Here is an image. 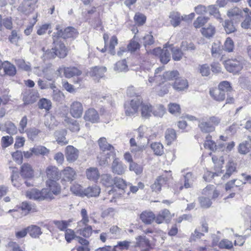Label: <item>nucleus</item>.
<instances>
[{
  "label": "nucleus",
  "mask_w": 251,
  "mask_h": 251,
  "mask_svg": "<svg viewBox=\"0 0 251 251\" xmlns=\"http://www.w3.org/2000/svg\"><path fill=\"white\" fill-rule=\"evenodd\" d=\"M124 109L126 116H135L140 112L141 117L144 119H149L152 116L162 117L166 111L163 105L159 104L154 107L150 102L144 101L139 98L126 101Z\"/></svg>",
  "instance_id": "1"
},
{
  "label": "nucleus",
  "mask_w": 251,
  "mask_h": 251,
  "mask_svg": "<svg viewBox=\"0 0 251 251\" xmlns=\"http://www.w3.org/2000/svg\"><path fill=\"white\" fill-rule=\"evenodd\" d=\"M233 91L231 83L226 80L221 81L217 87L209 89V95L212 99L218 102L226 100V104H232L235 100L231 93Z\"/></svg>",
  "instance_id": "2"
},
{
  "label": "nucleus",
  "mask_w": 251,
  "mask_h": 251,
  "mask_svg": "<svg viewBox=\"0 0 251 251\" xmlns=\"http://www.w3.org/2000/svg\"><path fill=\"white\" fill-rule=\"evenodd\" d=\"M11 176V181L13 185L19 187L22 184V178L25 180V183L27 187L32 186L28 180L32 179L34 177V171L32 166L28 163L23 164L20 169L19 172L16 167L12 168Z\"/></svg>",
  "instance_id": "3"
},
{
  "label": "nucleus",
  "mask_w": 251,
  "mask_h": 251,
  "mask_svg": "<svg viewBox=\"0 0 251 251\" xmlns=\"http://www.w3.org/2000/svg\"><path fill=\"white\" fill-rule=\"evenodd\" d=\"M52 45L53 47L51 50H45V48L42 49L44 51L43 57L45 59H54L56 57L59 58H64L68 54L69 49L66 46L65 44L59 40V39L55 36L52 35Z\"/></svg>",
  "instance_id": "4"
},
{
  "label": "nucleus",
  "mask_w": 251,
  "mask_h": 251,
  "mask_svg": "<svg viewBox=\"0 0 251 251\" xmlns=\"http://www.w3.org/2000/svg\"><path fill=\"white\" fill-rule=\"evenodd\" d=\"M127 188V183L123 178L115 176L113 183V187L109 190L106 194L111 198H104L103 200H109L111 202H115L116 199L123 196Z\"/></svg>",
  "instance_id": "5"
},
{
  "label": "nucleus",
  "mask_w": 251,
  "mask_h": 251,
  "mask_svg": "<svg viewBox=\"0 0 251 251\" xmlns=\"http://www.w3.org/2000/svg\"><path fill=\"white\" fill-rule=\"evenodd\" d=\"M164 67H158L155 70L154 75L153 77H150L149 81L150 83L156 82L160 84L167 81L175 80L179 75V73L177 70L167 71L163 73Z\"/></svg>",
  "instance_id": "6"
},
{
  "label": "nucleus",
  "mask_w": 251,
  "mask_h": 251,
  "mask_svg": "<svg viewBox=\"0 0 251 251\" xmlns=\"http://www.w3.org/2000/svg\"><path fill=\"white\" fill-rule=\"evenodd\" d=\"M98 144L101 151L97 157L100 166L107 165L108 162V159L112 154H114L115 149L112 145L107 142L105 137H100L98 140Z\"/></svg>",
  "instance_id": "7"
},
{
  "label": "nucleus",
  "mask_w": 251,
  "mask_h": 251,
  "mask_svg": "<svg viewBox=\"0 0 251 251\" xmlns=\"http://www.w3.org/2000/svg\"><path fill=\"white\" fill-rule=\"evenodd\" d=\"M221 122L218 117L210 116L199 120L198 127L202 133H210L215 131V128Z\"/></svg>",
  "instance_id": "8"
},
{
  "label": "nucleus",
  "mask_w": 251,
  "mask_h": 251,
  "mask_svg": "<svg viewBox=\"0 0 251 251\" xmlns=\"http://www.w3.org/2000/svg\"><path fill=\"white\" fill-rule=\"evenodd\" d=\"M37 211L35 205H32L26 201L22 202L20 205H17L13 209L8 211L9 213H12L14 218H21L28 214L30 212Z\"/></svg>",
  "instance_id": "9"
},
{
  "label": "nucleus",
  "mask_w": 251,
  "mask_h": 251,
  "mask_svg": "<svg viewBox=\"0 0 251 251\" xmlns=\"http://www.w3.org/2000/svg\"><path fill=\"white\" fill-rule=\"evenodd\" d=\"M148 54L152 55L159 58L160 62L163 64H167L171 60V54L167 47L163 49L160 47L155 48L147 51Z\"/></svg>",
  "instance_id": "10"
},
{
  "label": "nucleus",
  "mask_w": 251,
  "mask_h": 251,
  "mask_svg": "<svg viewBox=\"0 0 251 251\" xmlns=\"http://www.w3.org/2000/svg\"><path fill=\"white\" fill-rule=\"evenodd\" d=\"M224 66L229 73L237 74L243 68L244 63L240 57L228 59L224 62Z\"/></svg>",
  "instance_id": "11"
},
{
  "label": "nucleus",
  "mask_w": 251,
  "mask_h": 251,
  "mask_svg": "<svg viewBox=\"0 0 251 251\" xmlns=\"http://www.w3.org/2000/svg\"><path fill=\"white\" fill-rule=\"evenodd\" d=\"M81 215L82 219L80 222L86 226L82 228L79 229L77 230V232L81 236L88 238L93 233L92 227L91 226L88 225L89 221V217L87 215V210L85 208H82L81 210Z\"/></svg>",
  "instance_id": "12"
},
{
  "label": "nucleus",
  "mask_w": 251,
  "mask_h": 251,
  "mask_svg": "<svg viewBox=\"0 0 251 251\" xmlns=\"http://www.w3.org/2000/svg\"><path fill=\"white\" fill-rule=\"evenodd\" d=\"M56 180L47 179L46 181V186L45 189L46 190L47 195L49 200H52L54 199V196L60 195L62 191L61 186Z\"/></svg>",
  "instance_id": "13"
},
{
  "label": "nucleus",
  "mask_w": 251,
  "mask_h": 251,
  "mask_svg": "<svg viewBox=\"0 0 251 251\" xmlns=\"http://www.w3.org/2000/svg\"><path fill=\"white\" fill-rule=\"evenodd\" d=\"M77 174L73 168L67 166L60 171V179L62 185H66L67 182L71 183L76 178Z\"/></svg>",
  "instance_id": "14"
},
{
  "label": "nucleus",
  "mask_w": 251,
  "mask_h": 251,
  "mask_svg": "<svg viewBox=\"0 0 251 251\" xmlns=\"http://www.w3.org/2000/svg\"><path fill=\"white\" fill-rule=\"evenodd\" d=\"M209 227L208 223L203 220L201 222V226L196 228L193 233H192L189 241L190 242H195L204 236L205 233L208 232Z\"/></svg>",
  "instance_id": "15"
},
{
  "label": "nucleus",
  "mask_w": 251,
  "mask_h": 251,
  "mask_svg": "<svg viewBox=\"0 0 251 251\" xmlns=\"http://www.w3.org/2000/svg\"><path fill=\"white\" fill-rule=\"evenodd\" d=\"M83 119L86 122V125L89 124H98L100 121L98 111L93 107H89L85 111Z\"/></svg>",
  "instance_id": "16"
},
{
  "label": "nucleus",
  "mask_w": 251,
  "mask_h": 251,
  "mask_svg": "<svg viewBox=\"0 0 251 251\" xmlns=\"http://www.w3.org/2000/svg\"><path fill=\"white\" fill-rule=\"evenodd\" d=\"M56 29L57 31L54 32L52 35L55 36L59 39L61 37L64 39L75 38L78 35L77 30L72 26H68L63 30L62 29H59L58 27H56Z\"/></svg>",
  "instance_id": "17"
},
{
  "label": "nucleus",
  "mask_w": 251,
  "mask_h": 251,
  "mask_svg": "<svg viewBox=\"0 0 251 251\" xmlns=\"http://www.w3.org/2000/svg\"><path fill=\"white\" fill-rule=\"evenodd\" d=\"M38 0H24L18 7V11L25 15L31 14L37 7Z\"/></svg>",
  "instance_id": "18"
},
{
  "label": "nucleus",
  "mask_w": 251,
  "mask_h": 251,
  "mask_svg": "<svg viewBox=\"0 0 251 251\" xmlns=\"http://www.w3.org/2000/svg\"><path fill=\"white\" fill-rule=\"evenodd\" d=\"M83 106L80 101L75 100L73 101L70 104L69 113L74 118H80L83 115Z\"/></svg>",
  "instance_id": "19"
},
{
  "label": "nucleus",
  "mask_w": 251,
  "mask_h": 251,
  "mask_svg": "<svg viewBox=\"0 0 251 251\" xmlns=\"http://www.w3.org/2000/svg\"><path fill=\"white\" fill-rule=\"evenodd\" d=\"M58 71L60 73H63L64 76L67 78L79 76L82 73L81 69L75 66L62 67H60Z\"/></svg>",
  "instance_id": "20"
},
{
  "label": "nucleus",
  "mask_w": 251,
  "mask_h": 251,
  "mask_svg": "<svg viewBox=\"0 0 251 251\" xmlns=\"http://www.w3.org/2000/svg\"><path fill=\"white\" fill-rule=\"evenodd\" d=\"M174 214H171L167 209H164L160 211L156 215H155L154 221L157 224L163 223H169L171 222Z\"/></svg>",
  "instance_id": "21"
},
{
  "label": "nucleus",
  "mask_w": 251,
  "mask_h": 251,
  "mask_svg": "<svg viewBox=\"0 0 251 251\" xmlns=\"http://www.w3.org/2000/svg\"><path fill=\"white\" fill-rule=\"evenodd\" d=\"M126 166L118 158H115L111 164V172L115 175L121 176L126 171Z\"/></svg>",
  "instance_id": "22"
},
{
  "label": "nucleus",
  "mask_w": 251,
  "mask_h": 251,
  "mask_svg": "<svg viewBox=\"0 0 251 251\" xmlns=\"http://www.w3.org/2000/svg\"><path fill=\"white\" fill-rule=\"evenodd\" d=\"M107 71L105 67L95 66L92 67L88 72L89 75L97 81L104 76V74Z\"/></svg>",
  "instance_id": "23"
},
{
  "label": "nucleus",
  "mask_w": 251,
  "mask_h": 251,
  "mask_svg": "<svg viewBox=\"0 0 251 251\" xmlns=\"http://www.w3.org/2000/svg\"><path fill=\"white\" fill-rule=\"evenodd\" d=\"M39 98V94L37 91L29 90L24 94L23 101L25 105L32 104L35 102Z\"/></svg>",
  "instance_id": "24"
},
{
  "label": "nucleus",
  "mask_w": 251,
  "mask_h": 251,
  "mask_svg": "<svg viewBox=\"0 0 251 251\" xmlns=\"http://www.w3.org/2000/svg\"><path fill=\"white\" fill-rule=\"evenodd\" d=\"M172 87L177 92H182L188 89L189 83L187 79L179 76L172 83Z\"/></svg>",
  "instance_id": "25"
},
{
  "label": "nucleus",
  "mask_w": 251,
  "mask_h": 251,
  "mask_svg": "<svg viewBox=\"0 0 251 251\" xmlns=\"http://www.w3.org/2000/svg\"><path fill=\"white\" fill-rule=\"evenodd\" d=\"M103 38L105 44V48H108L111 53L114 52L115 48L118 44V38L116 36H112L109 41V35L104 33L103 35Z\"/></svg>",
  "instance_id": "26"
},
{
  "label": "nucleus",
  "mask_w": 251,
  "mask_h": 251,
  "mask_svg": "<svg viewBox=\"0 0 251 251\" xmlns=\"http://www.w3.org/2000/svg\"><path fill=\"white\" fill-rule=\"evenodd\" d=\"M45 173L48 179L58 180L60 179V171L55 166H48L46 169Z\"/></svg>",
  "instance_id": "27"
},
{
  "label": "nucleus",
  "mask_w": 251,
  "mask_h": 251,
  "mask_svg": "<svg viewBox=\"0 0 251 251\" xmlns=\"http://www.w3.org/2000/svg\"><path fill=\"white\" fill-rule=\"evenodd\" d=\"M65 155L68 161L73 162L78 157V151L73 146H68L65 149Z\"/></svg>",
  "instance_id": "28"
},
{
  "label": "nucleus",
  "mask_w": 251,
  "mask_h": 251,
  "mask_svg": "<svg viewBox=\"0 0 251 251\" xmlns=\"http://www.w3.org/2000/svg\"><path fill=\"white\" fill-rule=\"evenodd\" d=\"M202 194L210 199H215L219 196L220 192L214 185H209L203 189Z\"/></svg>",
  "instance_id": "29"
},
{
  "label": "nucleus",
  "mask_w": 251,
  "mask_h": 251,
  "mask_svg": "<svg viewBox=\"0 0 251 251\" xmlns=\"http://www.w3.org/2000/svg\"><path fill=\"white\" fill-rule=\"evenodd\" d=\"M140 219L146 225H151L154 221L155 214L151 211H143L139 216Z\"/></svg>",
  "instance_id": "30"
},
{
  "label": "nucleus",
  "mask_w": 251,
  "mask_h": 251,
  "mask_svg": "<svg viewBox=\"0 0 251 251\" xmlns=\"http://www.w3.org/2000/svg\"><path fill=\"white\" fill-rule=\"evenodd\" d=\"M135 239V247H146L147 250L152 249L150 241L145 236H138Z\"/></svg>",
  "instance_id": "31"
},
{
  "label": "nucleus",
  "mask_w": 251,
  "mask_h": 251,
  "mask_svg": "<svg viewBox=\"0 0 251 251\" xmlns=\"http://www.w3.org/2000/svg\"><path fill=\"white\" fill-rule=\"evenodd\" d=\"M216 32L215 26L212 24H209L207 26L202 27L201 32L203 36L209 39L214 36Z\"/></svg>",
  "instance_id": "32"
},
{
  "label": "nucleus",
  "mask_w": 251,
  "mask_h": 251,
  "mask_svg": "<svg viewBox=\"0 0 251 251\" xmlns=\"http://www.w3.org/2000/svg\"><path fill=\"white\" fill-rule=\"evenodd\" d=\"M87 178L91 181L97 182L100 176L99 170L97 168L91 167L86 171Z\"/></svg>",
  "instance_id": "33"
},
{
  "label": "nucleus",
  "mask_w": 251,
  "mask_h": 251,
  "mask_svg": "<svg viewBox=\"0 0 251 251\" xmlns=\"http://www.w3.org/2000/svg\"><path fill=\"white\" fill-rule=\"evenodd\" d=\"M114 181V177L108 174H102L100 176V182L105 187H111V189L113 187V183Z\"/></svg>",
  "instance_id": "34"
},
{
  "label": "nucleus",
  "mask_w": 251,
  "mask_h": 251,
  "mask_svg": "<svg viewBox=\"0 0 251 251\" xmlns=\"http://www.w3.org/2000/svg\"><path fill=\"white\" fill-rule=\"evenodd\" d=\"M165 138L167 145H171L177 139L176 131L173 128H168L165 133Z\"/></svg>",
  "instance_id": "35"
},
{
  "label": "nucleus",
  "mask_w": 251,
  "mask_h": 251,
  "mask_svg": "<svg viewBox=\"0 0 251 251\" xmlns=\"http://www.w3.org/2000/svg\"><path fill=\"white\" fill-rule=\"evenodd\" d=\"M100 193V188L99 186L95 185L89 186L85 189L84 197H96L99 196Z\"/></svg>",
  "instance_id": "36"
},
{
  "label": "nucleus",
  "mask_w": 251,
  "mask_h": 251,
  "mask_svg": "<svg viewBox=\"0 0 251 251\" xmlns=\"http://www.w3.org/2000/svg\"><path fill=\"white\" fill-rule=\"evenodd\" d=\"M168 47L172 52V58L174 60L179 61L182 59L183 53L181 49L178 47H174L173 45H169Z\"/></svg>",
  "instance_id": "37"
},
{
  "label": "nucleus",
  "mask_w": 251,
  "mask_h": 251,
  "mask_svg": "<svg viewBox=\"0 0 251 251\" xmlns=\"http://www.w3.org/2000/svg\"><path fill=\"white\" fill-rule=\"evenodd\" d=\"M242 175L244 177V181L239 179H232V180H235L234 185L237 191L241 190L242 187L246 183L251 184V175H247L245 174H242Z\"/></svg>",
  "instance_id": "38"
},
{
  "label": "nucleus",
  "mask_w": 251,
  "mask_h": 251,
  "mask_svg": "<svg viewBox=\"0 0 251 251\" xmlns=\"http://www.w3.org/2000/svg\"><path fill=\"white\" fill-rule=\"evenodd\" d=\"M49 195H47L46 190L43 188L41 190H35L32 193V198L37 200L42 201L49 200Z\"/></svg>",
  "instance_id": "39"
},
{
  "label": "nucleus",
  "mask_w": 251,
  "mask_h": 251,
  "mask_svg": "<svg viewBox=\"0 0 251 251\" xmlns=\"http://www.w3.org/2000/svg\"><path fill=\"white\" fill-rule=\"evenodd\" d=\"M194 179L195 178L192 173H187L184 176V185H181L178 188V190L181 191L183 188H189L191 187V183L193 181Z\"/></svg>",
  "instance_id": "40"
},
{
  "label": "nucleus",
  "mask_w": 251,
  "mask_h": 251,
  "mask_svg": "<svg viewBox=\"0 0 251 251\" xmlns=\"http://www.w3.org/2000/svg\"><path fill=\"white\" fill-rule=\"evenodd\" d=\"M28 233L33 238H38L42 233L41 228L36 225H31L27 227Z\"/></svg>",
  "instance_id": "41"
},
{
  "label": "nucleus",
  "mask_w": 251,
  "mask_h": 251,
  "mask_svg": "<svg viewBox=\"0 0 251 251\" xmlns=\"http://www.w3.org/2000/svg\"><path fill=\"white\" fill-rule=\"evenodd\" d=\"M73 222L72 219H69L68 220H61L54 221V224L56 227L60 231H65L67 229V227Z\"/></svg>",
  "instance_id": "42"
},
{
  "label": "nucleus",
  "mask_w": 251,
  "mask_h": 251,
  "mask_svg": "<svg viewBox=\"0 0 251 251\" xmlns=\"http://www.w3.org/2000/svg\"><path fill=\"white\" fill-rule=\"evenodd\" d=\"M212 159L215 165V169L216 171L217 172V175H218L219 173H222V168L224 163L223 157L221 156L218 158L217 156L214 155L212 156Z\"/></svg>",
  "instance_id": "43"
},
{
  "label": "nucleus",
  "mask_w": 251,
  "mask_h": 251,
  "mask_svg": "<svg viewBox=\"0 0 251 251\" xmlns=\"http://www.w3.org/2000/svg\"><path fill=\"white\" fill-rule=\"evenodd\" d=\"M203 146L205 149H208L212 151L216 150L217 148L216 143L212 140V136L209 134L206 136Z\"/></svg>",
  "instance_id": "44"
},
{
  "label": "nucleus",
  "mask_w": 251,
  "mask_h": 251,
  "mask_svg": "<svg viewBox=\"0 0 251 251\" xmlns=\"http://www.w3.org/2000/svg\"><path fill=\"white\" fill-rule=\"evenodd\" d=\"M151 148L154 153L157 156H161L164 153V147L160 142H153L151 145Z\"/></svg>",
  "instance_id": "45"
},
{
  "label": "nucleus",
  "mask_w": 251,
  "mask_h": 251,
  "mask_svg": "<svg viewBox=\"0 0 251 251\" xmlns=\"http://www.w3.org/2000/svg\"><path fill=\"white\" fill-rule=\"evenodd\" d=\"M209 18L207 17L199 16L193 22V25L196 29L204 27V25L208 22Z\"/></svg>",
  "instance_id": "46"
},
{
  "label": "nucleus",
  "mask_w": 251,
  "mask_h": 251,
  "mask_svg": "<svg viewBox=\"0 0 251 251\" xmlns=\"http://www.w3.org/2000/svg\"><path fill=\"white\" fill-rule=\"evenodd\" d=\"M133 20L136 25L138 26L143 25L146 22L147 17L142 13L137 12L135 13Z\"/></svg>",
  "instance_id": "47"
},
{
  "label": "nucleus",
  "mask_w": 251,
  "mask_h": 251,
  "mask_svg": "<svg viewBox=\"0 0 251 251\" xmlns=\"http://www.w3.org/2000/svg\"><path fill=\"white\" fill-rule=\"evenodd\" d=\"M165 172L166 173H168V175H167L163 174L160 176H158L157 177L159 178L160 179L159 182L161 184V187L164 186L165 185H168L170 180L173 178L171 171H169V172H168L165 171Z\"/></svg>",
  "instance_id": "48"
},
{
  "label": "nucleus",
  "mask_w": 251,
  "mask_h": 251,
  "mask_svg": "<svg viewBox=\"0 0 251 251\" xmlns=\"http://www.w3.org/2000/svg\"><path fill=\"white\" fill-rule=\"evenodd\" d=\"M5 130L8 134L14 135L17 133V128L15 125L11 121H8L4 125Z\"/></svg>",
  "instance_id": "49"
},
{
  "label": "nucleus",
  "mask_w": 251,
  "mask_h": 251,
  "mask_svg": "<svg viewBox=\"0 0 251 251\" xmlns=\"http://www.w3.org/2000/svg\"><path fill=\"white\" fill-rule=\"evenodd\" d=\"M3 71L5 74L9 76H14L16 74V69L15 67L11 63L7 62L3 66Z\"/></svg>",
  "instance_id": "50"
},
{
  "label": "nucleus",
  "mask_w": 251,
  "mask_h": 251,
  "mask_svg": "<svg viewBox=\"0 0 251 251\" xmlns=\"http://www.w3.org/2000/svg\"><path fill=\"white\" fill-rule=\"evenodd\" d=\"M71 192L76 196L81 197H84L85 189L78 184H73L70 188Z\"/></svg>",
  "instance_id": "51"
},
{
  "label": "nucleus",
  "mask_w": 251,
  "mask_h": 251,
  "mask_svg": "<svg viewBox=\"0 0 251 251\" xmlns=\"http://www.w3.org/2000/svg\"><path fill=\"white\" fill-rule=\"evenodd\" d=\"M38 105L39 108L41 109H45L46 111H49L51 107V102L50 100L45 98L41 99L38 102Z\"/></svg>",
  "instance_id": "52"
},
{
  "label": "nucleus",
  "mask_w": 251,
  "mask_h": 251,
  "mask_svg": "<svg viewBox=\"0 0 251 251\" xmlns=\"http://www.w3.org/2000/svg\"><path fill=\"white\" fill-rule=\"evenodd\" d=\"M180 47L184 51L194 50L196 49L194 43L191 40L182 41Z\"/></svg>",
  "instance_id": "53"
},
{
  "label": "nucleus",
  "mask_w": 251,
  "mask_h": 251,
  "mask_svg": "<svg viewBox=\"0 0 251 251\" xmlns=\"http://www.w3.org/2000/svg\"><path fill=\"white\" fill-rule=\"evenodd\" d=\"M32 151L35 155H48L50 152L49 150L43 146L32 148Z\"/></svg>",
  "instance_id": "54"
},
{
  "label": "nucleus",
  "mask_w": 251,
  "mask_h": 251,
  "mask_svg": "<svg viewBox=\"0 0 251 251\" xmlns=\"http://www.w3.org/2000/svg\"><path fill=\"white\" fill-rule=\"evenodd\" d=\"M234 49V43L232 39L230 37H227L224 45V50L225 51L231 52H232Z\"/></svg>",
  "instance_id": "55"
},
{
  "label": "nucleus",
  "mask_w": 251,
  "mask_h": 251,
  "mask_svg": "<svg viewBox=\"0 0 251 251\" xmlns=\"http://www.w3.org/2000/svg\"><path fill=\"white\" fill-rule=\"evenodd\" d=\"M158 83L159 84V85L156 89L158 96L162 97L169 93V89L170 88V84L160 86L161 84L159 83Z\"/></svg>",
  "instance_id": "56"
},
{
  "label": "nucleus",
  "mask_w": 251,
  "mask_h": 251,
  "mask_svg": "<svg viewBox=\"0 0 251 251\" xmlns=\"http://www.w3.org/2000/svg\"><path fill=\"white\" fill-rule=\"evenodd\" d=\"M14 142L13 138L11 136L6 135L1 137V145L3 148H6L11 145Z\"/></svg>",
  "instance_id": "57"
},
{
  "label": "nucleus",
  "mask_w": 251,
  "mask_h": 251,
  "mask_svg": "<svg viewBox=\"0 0 251 251\" xmlns=\"http://www.w3.org/2000/svg\"><path fill=\"white\" fill-rule=\"evenodd\" d=\"M218 246L220 249L230 250L233 248L232 242L225 239L221 240L218 243Z\"/></svg>",
  "instance_id": "58"
},
{
  "label": "nucleus",
  "mask_w": 251,
  "mask_h": 251,
  "mask_svg": "<svg viewBox=\"0 0 251 251\" xmlns=\"http://www.w3.org/2000/svg\"><path fill=\"white\" fill-rule=\"evenodd\" d=\"M129 169L130 171L134 172L136 175H140L143 171V166L135 162L129 164Z\"/></svg>",
  "instance_id": "59"
},
{
  "label": "nucleus",
  "mask_w": 251,
  "mask_h": 251,
  "mask_svg": "<svg viewBox=\"0 0 251 251\" xmlns=\"http://www.w3.org/2000/svg\"><path fill=\"white\" fill-rule=\"evenodd\" d=\"M171 19V24L174 27L178 26L182 18L180 17V14L178 13H173L170 16Z\"/></svg>",
  "instance_id": "60"
},
{
  "label": "nucleus",
  "mask_w": 251,
  "mask_h": 251,
  "mask_svg": "<svg viewBox=\"0 0 251 251\" xmlns=\"http://www.w3.org/2000/svg\"><path fill=\"white\" fill-rule=\"evenodd\" d=\"M168 111L172 114L180 113L181 108L179 104L176 103L171 102L168 104Z\"/></svg>",
  "instance_id": "61"
},
{
  "label": "nucleus",
  "mask_w": 251,
  "mask_h": 251,
  "mask_svg": "<svg viewBox=\"0 0 251 251\" xmlns=\"http://www.w3.org/2000/svg\"><path fill=\"white\" fill-rule=\"evenodd\" d=\"M226 33L230 34L236 31V28L233 22L230 20H226L224 25Z\"/></svg>",
  "instance_id": "62"
},
{
  "label": "nucleus",
  "mask_w": 251,
  "mask_h": 251,
  "mask_svg": "<svg viewBox=\"0 0 251 251\" xmlns=\"http://www.w3.org/2000/svg\"><path fill=\"white\" fill-rule=\"evenodd\" d=\"M236 171V167L233 163H230L228 164L226 173L223 176V179H228L231 175Z\"/></svg>",
  "instance_id": "63"
},
{
  "label": "nucleus",
  "mask_w": 251,
  "mask_h": 251,
  "mask_svg": "<svg viewBox=\"0 0 251 251\" xmlns=\"http://www.w3.org/2000/svg\"><path fill=\"white\" fill-rule=\"evenodd\" d=\"M140 48V44L134 40H130L127 47L128 50L131 52H134L137 50H139Z\"/></svg>",
  "instance_id": "64"
}]
</instances>
